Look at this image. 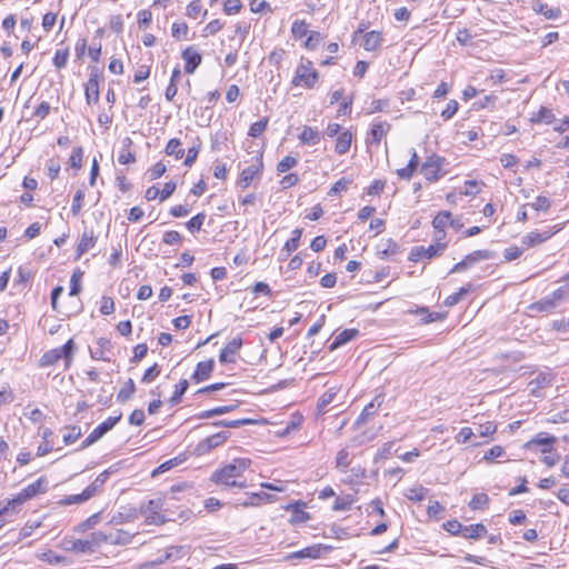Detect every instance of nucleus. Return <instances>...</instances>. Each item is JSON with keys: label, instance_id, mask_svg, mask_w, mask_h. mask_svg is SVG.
<instances>
[{"label": "nucleus", "instance_id": "f257e3e1", "mask_svg": "<svg viewBox=\"0 0 569 569\" xmlns=\"http://www.w3.org/2000/svg\"><path fill=\"white\" fill-rule=\"evenodd\" d=\"M250 459H233L229 465H226L221 469L216 470L211 476V480L217 485H222L226 487L246 488V481H238L237 478H240L242 473L250 467Z\"/></svg>", "mask_w": 569, "mask_h": 569}, {"label": "nucleus", "instance_id": "f03ea898", "mask_svg": "<svg viewBox=\"0 0 569 569\" xmlns=\"http://www.w3.org/2000/svg\"><path fill=\"white\" fill-rule=\"evenodd\" d=\"M76 346L72 339H69L62 347L54 348L44 352L40 359L41 367H49L57 363L60 359L64 360V367L68 369L71 365Z\"/></svg>", "mask_w": 569, "mask_h": 569}, {"label": "nucleus", "instance_id": "7ed1b4c3", "mask_svg": "<svg viewBox=\"0 0 569 569\" xmlns=\"http://www.w3.org/2000/svg\"><path fill=\"white\" fill-rule=\"evenodd\" d=\"M319 73L313 68L312 61L301 58L292 79L293 86H302L306 89H313L318 82Z\"/></svg>", "mask_w": 569, "mask_h": 569}, {"label": "nucleus", "instance_id": "20e7f679", "mask_svg": "<svg viewBox=\"0 0 569 569\" xmlns=\"http://www.w3.org/2000/svg\"><path fill=\"white\" fill-rule=\"evenodd\" d=\"M445 163L443 157L433 153L421 164L420 172L428 181L436 182L445 174L442 171Z\"/></svg>", "mask_w": 569, "mask_h": 569}, {"label": "nucleus", "instance_id": "39448f33", "mask_svg": "<svg viewBox=\"0 0 569 569\" xmlns=\"http://www.w3.org/2000/svg\"><path fill=\"white\" fill-rule=\"evenodd\" d=\"M440 237L437 238V242L430 244L429 247L416 246L411 249L408 259L412 262H418L421 259H432L442 254L445 251L447 243L440 242Z\"/></svg>", "mask_w": 569, "mask_h": 569}, {"label": "nucleus", "instance_id": "423d86ee", "mask_svg": "<svg viewBox=\"0 0 569 569\" xmlns=\"http://www.w3.org/2000/svg\"><path fill=\"white\" fill-rule=\"evenodd\" d=\"M121 413L114 417L107 418L103 422H101L99 426H97L90 435L82 441L80 449H84L91 445H93L96 441H98L100 438H102L108 431H110L121 419Z\"/></svg>", "mask_w": 569, "mask_h": 569}, {"label": "nucleus", "instance_id": "0eeeda50", "mask_svg": "<svg viewBox=\"0 0 569 569\" xmlns=\"http://www.w3.org/2000/svg\"><path fill=\"white\" fill-rule=\"evenodd\" d=\"M495 257V252L490 250H476L469 254H467L460 262L456 263L452 269L450 270V273H458L463 272L467 269H469L475 263L482 261V260H489Z\"/></svg>", "mask_w": 569, "mask_h": 569}, {"label": "nucleus", "instance_id": "6e6552de", "mask_svg": "<svg viewBox=\"0 0 569 569\" xmlns=\"http://www.w3.org/2000/svg\"><path fill=\"white\" fill-rule=\"evenodd\" d=\"M47 480L41 477L34 482L28 485L18 495L12 498V505H23L27 500L36 497L38 493L44 492L47 489Z\"/></svg>", "mask_w": 569, "mask_h": 569}, {"label": "nucleus", "instance_id": "1a4fd4ad", "mask_svg": "<svg viewBox=\"0 0 569 569\" xmlns=\"http://www.w3.org/2000/svg\"><path fill=\"white\" fill-rule=\"evenodd\" d=\"M262 156L256 157L252 164L241 171L237 186L242 190L247 189L253 179L262 173Z\"/></svg>", "mask_w": 569, "mask_h": 569}, {"label": "nucleus", "instance_id": "9d476101", "mask_svg": "<svg viewBox=\"0 0 569 569\" xmlns=\"http://www.w3.org/2000/svg\"><path fill=\"white\" fill-rule=\"evenodd\" d=\"M331 550V547L325 545H312L307 548H303L299 551L291 552L284 557L286 560L292 559H319L325 553Z\"/></svg>", "mask_w": 569, "mask_h": 569}, {"label": "nucleus", "instance_id": "9b49d317", "mask_svg": "<svg viewBox=\"0 0 569 569\" xmlns=\"http://www.w3.org/2000/svg\"><path fill=\"white\" fill-rule=\"evenodd\" d=\"M229 435H230L229 432L221 431V432H218V433L207 437L206 439H203L202 441H200L197 445V447H196L197 453L206 455V453L210 452L212 449L222 445L229 438Z\"/></svg>", "mask_w": 569, "mask_h": 569}, {"label": "nucleus", "instance_id": "f8f14e48", "mask_svg": "<svg viewBox=\"0 0 569 569\" xmlns=\"http://www.w3.org/2000/svg\"><path fill=\"white\" fill-rule=\"evenodd\" d=\"M84 94L88 104L99 100V70L96 67L91 69L89 80L84 86Z\"/></svg>", "mask_w": 569, "mask_h": 569}, {"label": "nucleus", "instance_id": "ddd939ff", "mask_svg": "<svg viewBox=\"0 0 569 569\" xmlns=\"http://www.w3.org/2000/svg\"><path fill=\"white\" fill-rule=\"evenodd\" d=\"M561 229H562L561 226H559V227L556 226L552 228V230H546V231H541V232L532 231V232H529L526 236H523L521 239V242L525 246H527L528 248L535 247V246H538V244L547 241L548 239H550L555 233H557Z\"/></svg>", "mask_w": 569, "mask_h": 569}, {"label": "nucleus", "instance_id": "4468645a", "mask_svg": "<svg viewBox=\"0 0 569 569\" xmlns=\"http://www.w3.org/2000/svg\"><path fill=\"white\" fill-rule=\"evenodd\" d=\"M243 342L241 338H233L229 341L226 347L220 351L219 361L220 363H234L236 355L241 349Z\"/></svg>", "mask_w": 569, "mask_h": 569}, {"label": "nucleus", "instance_id": "2eb2a0df", "mask_svg": "<svg viewBox=\"0 0 569 569\" xmlns=\"http://www.w3.org/2000/svg\"><path fill=\"white\" fill-rule=\"evenodd\" d=\"M383 402L382 396H376L371 402H369L360 413V416L355 421V427H360L361 425L367 423L378 411L379 407Z\"/></svg>", "mask_w": 569, "mask_h": 569}, {"label": "nucleus", "instance_id": "dca6fc26", "mask_svg": "<svg viewBox=\"0 0 569 569\" xmlns=\"http://www.w3.org/2000/svg\"><path fill=\"white\" fill-rule=\"evenodd\" d=\"M181 57L186 62L184 71L189 74H192L202 61L201 54L193 47L186 48Z\"/></svg>", "mask_w": 569, "mask_h": 569}, {"label": "nucleus", "instance_id": "f3484780", "mask_svg": "<svg viewBox=\"0 0 569 569\" xmlns=\"http://www.w3.org/2000/svg\"><path fill=\"white\" fill-rule=\"evenodd\" d=\"M557 441V438L555 436H549L547 433L540 432L535 438L529 440L525 448L530 449L533 446H541V452L542 453H551L552 451V445Z\"/></svg>", "mask_w": 569, "mask_h": 569}, {"label": "nucleus", "instance_id": "a211bd4d", "mask_svg": "<svg viewBox=\"0 0 569 569\" xmlns=\"http://www.w3.org/2000/svg\"><path fill=\"white\" fill-rule=\"evenodd\" d=\"M305 506V502L298 501L295 503H290L286 507L287 510H290L292 512L290 519L291 523H303L310 519V515L303 510Z\"/></svg>", "mask_w": 569, "mask_h": 569}, {"label": "nucleus", "instance_id": "6ab92c4d", "mask_svg": "<svg viewBox=\"0 0 569 569\" xmlns=\"http://www.w3.org/2000/svg\"><path fill=\"white\" fill-rule=\"evenodd\" d=\"M359 336V330L355 328L345 329L338 335L335 336L329 349L336 350L339 347L346 345L347 342L356 339Z\"/></svg>", "mask_w": 569, "mask_h": 569}, {"label": "nucleus", "instance_id": "aec40b11", "mask_svg": "<svg viewBox=\"0 0 569 569\" xmlns=\"http://www.w3.org/2000/svg\"><path fill=\"white\" fill-rule=\"evenodd\" d=\"M213 367H214V361L212 359L199 362L196 367L192 378L197 382L207 380L210 377V375L213 370Z\"/></svg>", "mask_w": 569, "mask_h": 569}, {"label": "nucleus", "instance_id": "412c9836", "mask_svg": "<svg viewBox=\"0 0 569 569\" xmlns=\"http://www.w3.org/2000/svg\"><path fill=\"white\" fill-rule=\"evenodd\" d=\"M97 238L93 230H84L77 247V254L81 257L94 247Z\"/></svg>", "mask_w": 569, "mask_h": 569}, {"label": "nucleus", "instance_id": "4be33fe9", "mask_svg": "<svg viewBox=\"0 0 569 569\" xmlns=\"http://www.w3.org/2000/svg\"><path fill=\"white\" fill-rule=\"evenodd\" d=\"M299 140L302 144L316 146L321 140V133L312 127L305 126L299 134Z\"/></svg>", "mask_w": 569, "mask_h": 569}, {"label": "nucleus", "instance_id": "5701e85b", "mask_svg": "<svg viewBox=\"0 0 569 569\" xmlns=\"http://www.w3.org/2000/svg\"><path fill=\"white\" fill-rule=\"evenodd\" d=\"M400 252L399 246L392 239L382 240L381 243L378 244V256L381 259H387L389 257H393Z\"/></svg>", "mask_w": 569, "mask_h": 569}, {"label": "nucleus", "instance_id": "b1692460", "mask_svg": "<svg viewBox=\"0 0 569 569\" xmlns=\"http://www.w3.org/2000/svg\"><path fill=\"white\" fill-rule=\"evenodd\" d=\"M487 533H488V530L485 525L476 523V525L465 526L462 537L466 539L478 540V539L485 537Z\"/></svg>", "mask_w": 569, "mask_h": 569}, {"label": "nucleus", "instance_id": "393cba45", "mask_svg": "<svg viewBox=\"0 0 569 569\" xmlns=\"http://www.w3.org/2000/svg\"><path fill=\"white\" fill-rule=\"evenodd\" d=\"M383 41L381 32L379 31H370L365 34L363 48L367 51L377 50Z\"/></svg>", "mask_w": 569, "mask_h": 569}, {"label": "nucleus", "instance_id": "a878e982", "mask_svg": "<svg viewBox=\"0 0 569 569\" xmlns=\"http://www.w3.org/2000/svg\"><path fill=\"white\" fill-rule=\"evenodd\" d=\"M352 142V133L349 130L341 132L336 142L335 151L338 154H345L349 151Z\"/></svg>", "mask_w": 569, "mask_h": 569}, {"label": "nucleus", "instance_id": "bb28decb", "mask_svg": "<svg viewBox=\"0 0 569 569\" xmlns=\"http://www.w3.org/2000/svg\"><path fill=\"white\" fill-rule=\"evenodd\" d=\"M455 219L450 211H440L432 220V226L439 232H442L447 226H453Z\"/></svg>", "mask_w": 569, "mask_h": 569}, {"label": "nucleus", "instance_id": "cd10ccee", "mask_svg": "<svg viewBox=\"0 0 569 569\" xmlns=\"http://www.w3.org/2000/svg\"><path fill=\"white\" fill-rule=\"evenodd\" d=\"M558 305L553 301L550 296H547L539 301H536L529 306L530 311L532 312H550Z\"/></svg>", "mask_w": 569, "mask_h": 569}, {"label": "nucleus", "instance_id": "c85d7f7f", "mask_svg": "<svg viewBox=\"0 0 569 569\" xmlns=\"http://www.w3.org/2000/svg\"><path fill=\"white\" fill-rule=\"evenodd\" d=\"M90 492H91V491H88L87 489H84L81 493L66 496V497H64L63 499H61L58 503H59L60 506H70V505H79V503L86 502V501H88L90 498H92V497L90 496Z\"/></svg>", "mask_w": 569, "mask_h": 569}, {"label": "nucleus", "instance_id": "c756f323", "mask_svg": "<svg viewBox=\"0 0 569 569\" xmlns=\"http://www.w3.org/2000/svg\"><path fill=\"white\" fill-rule=\"evenodd\" d=\"M473 289L471 283H468L459 289L458 292H455L450 296H448L445 300L446 307H452L457 303H459L466 295H468Z\"/></svg>", "mask_w": 569, "mask_h": 569}, {"label": "nucleus", "instance_id": "7c9ffc66", "mask_svg": "<svg viewBox=\"0 0 569 569\" xmlns=\"http://www.w3.org/2000/svg\"><path fill=\"white\" fill-rule=\"evenodd\" d=\"M134 392H136V385H134L133 380L131 378H129L124 382L123 387L119 390V392L117 395V399L120 402H126L129 399H131V397L133 396Z\"/></svg>", "mask_w": 569, "mask_h": 569}, {"label": "nucleus", "instance_id": "2f4dec72", "mask_svg": "<svg viewBox=\"0 0 569 569\" xmlns=\"http://www.w3.org/2000/svg\"><path fill=\"white\" fill-rule=\"evenodd\" d=\"M389 130L390 124L387 122L373 123L371 129L372 142L378 144Z\"/></svg>", "mask_w": 569, "mask_h": 569}, {"label": "nucleus", "instance_id": "473e14b6", "mask_svg": "<svg viewBox=\"0 0 569 569\" xmlns=\"http://www.w3.org/2000/svg\"><path fill=\"white\" fill-rule=\"evenodd\" d=\"M164 152L168 156H174L176 159H181L184 154V150L181 147V142L177 138H172L168 141Z\"/></svg>", "mask_w": 569, "mask_h": 569}, {"label": "nucleus", "instance_id": "72a5a7b5", "mask_svg": "<svg viewBox=\"0 0 569 569\" xmlns=\"http://www.w3.org/2000/svg\"><path fill=\"white\" fill-rule=\"evenodd\" d=\"M133 535L123 531L117 530L114 533L109 535V542L112 545L124 546L131 542Z\"/></svg>", "mask_w": 569, "mask_h": 569}, {"label": "nucleus", "instance_id": "f704fd0d", "mask_svg": "<svg viewBox=\"0 0 569 569\" xmlns=\"http://www.w3.org/2000/svg\"><path fill=\"white\" fill-rule=\"evenodd\" d=\"M40 559L49 565L52 566H59V565H67L68 560L67 557L62 555H58L52 550H48L43 552L40 557Z\"/></svg>", "mask_w": 569, "mask_h": 569}, {"label": "nucleus", "instance_id": "c9c22d12", "mask_svg": "<svg viewBox=\"0 0 569 569\" xmlns=\"http://www.w3.org/2000/svg\"><path fill=\"white\" fill-rule=\"evenodd\" d=\"M67 549L76 551V552H81V553L93 552L94 551V549L92 548V541H90L89 539H87V540H82V539L74 540V541H72L71 547H68Z\"/></svg>", "mask_w": 569, "mask_h": 569}, {"label": "nucleus", "instance_id": "e433bc0d", "mask_svg": "<svg viewBox=\"0 0 569 569\" xmlns=\"http://www.w3.org/2000/svg\"><path fill=\"white\" fill-rule=\"evenodd\" d=\"M254 421L252 419H234V420H220L217 422H213L214 427H226V428H239L242 426L251 425Z\"/></svg>", "mask_w": 569, "mask_h": 569}, {"label": "nucleus", "instance_id": "4c0bfd02", "mask_svg": "<svg viewBox=\"0 0 569 569\" xmlns=\"http://www.w3.org/2000/svg\"><path fill=\"white\" fill-rule=\"evenodd\" d=\"M108 476H109V471L104 470L103 472L99 473L97 476V478L93 480V482L86 488L88 491H91L90 492L91 497H93L96 495V492L98 491V489H100L104 485V482L108 479Z\"/></svg>", "mask_w": 569, "mask_h": 569}, {"label": "nucleus", "instance_id": "58836bf2", "mask_svg": "<svg viewBox=\"0 0 569 569\" xmlns=\"http://www.w3.org/2000/svg\"><path fill=\"white\" fill-rule=\"evenodd\" d=\"M405 496L412 501H421L426 497V488H423L421 485L415 486L409 488Z\"/></svg>", "mask_w": 569, "mask_h": 569}, {"label": "nucleus", "instance_id": "ea45409f", "mask_svg": "<svg viewBox=\"0 0 569 569\" xmlns=\"http://www.w3.org/2000/svg\"><path fill=\"white\" fill-rule=\"evenodd\" d=\"M489 503V497L487 493H477L469 501V507L472 510L483 509Z\"/></svg>", "mask_w": 569, "mask_h": 569}, {"label": "nucleus", "instance_id": "a19ab883", "mask_svg": "<svg viewBox=\"0 0 569 569\" xmlns=\"http://www.w3.org/2000/svg\"><path fill=\"white\" fill-rule=\"evenodd\" d=\"M533 122H546L551 123L555 120V114L551 110L541 107L539 111L531 118Z\"/></svg>", "mask_w": 569, "mask_h": 569}, {"label": "nucleus", "instance_id": "79ce46f5", "mask_svg": "<svg viewBox=\"0 0 569 569\" xmlns=\"http://www.w3.org/2000/svg\"><path fill=\"white\" fill-rule=\"evenodd\" d=\"M206 214L203 212H200L192 217L187 223L186 227L190 232H198L201 230L202 224L204 222Z\"/></svg>", "mask_w": 569, "mask_h": 569}, {"label": "nucleus", "instance_id": "37998d69", "mask_svg": "<svg viewBox=\"0 0 569 569\" xmlns=\"http://www.w3.org/2000/svg\"><path fill=\"white\" fill-rule=\"evenodd\" d=\"M350 465V459H349V451L347 449H341L338 453H337V457H336V466L337 468L342 471V472H346L347 468L349 467Z\"/></svg>", "mask_w": 569, "mask_h": 569}, {"label": "nucleus", "instance_id": "c03bdc74", "mask_svg": "<svg viewBox=\"0 0 569 569\" xmlns=\"http://www.w3.org/2000/svg\"><path fill=\"white\" fill-rule=\"evenodd\" d=\"M551 382V376L549 373H539L532 381H530V386H532L531 391L536 393V389L543 388Z\"/></svg>", "mask_w": 569, "mask_h": 569}, {"label": "nucleus", "instance_id": "a18cd8bd", "mask_svg": "<svg viewBox=\"0 0 569 569\" xmlns=\"http://www.w3.org/2000/svg\"><path fill=\"white\" fill-rule=\"evenodd\" d=\"M84 191L82 189H78L74 193L72 206H71V212L73 216H78L83 207V200H84Z\"/></svg>", "mask_w": 569, "mask_h": 569}, {"label": "nucleus", "instance_id": "49530a36", "mask_svg": "<svg viewBox=\"0 0 569 569\" xmlns=\"http://www.w3.org/2000/svg\"><path fill=\"white\" fill-rule=\"evenodd\" d=\"M463 525L459 522L458 520H448L443 523V528L447 532H449L452 536H461L463 532Z\"/></svg>", "mask_w": 569, "mask_h": 569}, {"label": "nucleus", "instance_id": "de8ad7c7", "mask_svg": "<svg viewBox=\"0 0 569 569\" xmlns=\"http://www.w3.org/2000/svg\"><path fill=\"white\" fill-rule=\"evenodd\" d=\"M188 386H189V383L187 380H181L178 385H176L174 392H173L172 397L170 398L171 405H177L180 402L181 397L184 395V392L188 389Z\"/></svg>", "mask_w": 569, "mask_h": 569}, {"label": "nucleus", "instance_id": "09e8293b", "mask_svg": "<svg viewBox=\"0 0 569 569\" xmlns=\"http://www.w3.org/2000/svg\"><path fill=\"white\" fill-rule=\"evenodd\" d=\"M68 432L63 436L64 445H71L76 442L81 437V428L79 426H71L68 429Z\"/></svg>", "mask_w": 569, "mask_h": 569}, {"label": "nucleus", "instance_id": "8fccbe9b", "mask_svg": "<svg viewBox=\"0 0 569 569\" xmlns=\"http://www.w3.org/2000/svg\"><path fill=\"white\" fill-rule=\"evenodd\" d=\"M268 126V118H263L257 122H253L250 128L248 134L250 137L257 138L259 137Z\"/></svg>", "mask_w": 569, "mask_h": 569}, {"label": "nucleus", "instance_id": "3c124183", "mask_svg": "<svg viewBox=\"0 0 569 569\" xmlns=\"http://www.w3.org/2000/svg\"><path fill=\"white\" fill-rule=\"evenodd\" d=\"M553 301L559 305L569 299V282L567 286H562L549 295Z\"/></svg>", "mask_w": 569, "mask_h": 569}, {"label": "nucleus", "instance_id": "603ef678", "mask_svg": "<svg viewBox=\"0 0 569 569\" xmlns=\"http://www.w3.org/2000/svg\"><path fill=\"white\" fill-rule=\"evenodd\" d=\"M69 58V49L57 50L53 57V64L57 69H62L67 66Z\"/></svg>", "mask_w": 569, "mask_h": 569}, {"label": "nucleus", "instance_id": "864d4df0", "mask_svg": "<svg viewBox=\"0 0 569 569\" xmlns=\"http://www.w3.org/2000/svg\"><path fill=\"white\" fill-rule=\"evenodd\" d=\"M81 277H82V272L80 270H77L72 273L71 279H70V291H69L70 296L79 295V292L81 290V284H80Z\"/></svg>", "mask_w": 569, "mask_h": 569}, {"label": "nucleus", "instance_id": "5fc2aeb1", "mask_svg": "<svg viewBox=\"0 0 569 569\" xmlns=\"http://www.w3.org/2000/svg\"><path fill=\"white\" fill-rule=\"evenodd\" d=\"M197 141L198 143L197 144H193L192 147H190L188 149V152H187V157L184 159V166L187 167H191L192 163L197 160L198 158V154H199V150H200V147H201V141L199 138H197Z\"/></svg>", "mask_w": 569, "mask_h": 569}, {"label": "nucleus", "instance_id": "6e6d98bb", "mask_svg": "<svg viewBox=\"0 0 569 569\" xmlns=\"http://www.w3.org/2000/svg\"><path fill=\"white\" fill-rule=\"evenodd\" d=\"M291 32L296 38H303L308 33V24L305 20H297L292 23Z\"/></svg>", "mask_w": 569, "mask_h": 569}, {"label": "nucleus", "instance_id": "4d7b16f0", "mask_svg": "<svg viewBox=\"0 0 569 569\" xmlns=\"http://www.w3.org/2000/svg\"><path fill=\"white\" fill-rule=\"evenodd\" d=\"M532 209H535L536 211H548L550 206H551V202L550 200L545 197V196H538L536 198V200L529 204Z\"/></svg>", "mask_w": 569, "mask_h": 569}, {"label": "nucleus", "instance_id": "13d9d810", "mask_svg": "<svg viewBox=\"0 0 569 569\" xmlns=\"http://www.w3.org/2000/svg\"><path fill=\"white\" fill-rule=\"evenodd\" d=\"M160 372H161L160 366L158 363H154L153 366H151L150 368H148L144 371L141 381L143 383H150L160 375Z\"/></svg>", "mask_w": 569, "mask_h": 569}, {"label": "nucleus", "instance_id": "bf43d9fd", "mask_svg": "<svg viewBox=\"0 0 569 569\" xmlns=\"http://www.w3.org/2000/svg\"><path fill=\"white\" fill-rule=\"evenodd\" d=\"M497 431V426L492 421L480 423L477 428V435L480 437H489Z\"/></svg>", "mask_w": 569, "mask_h": 569}, {"label": "nucleus", "instance_id": "052dcab7", "mask_svg": "<svg viewBox=\"0 0 569 569\" xmlns=\"http://www.w3.org/2000/svg\"><path fill=\"white\" fill-rule=\"evenodd\" d=\"M298 160L295 157L287 156L278 164L277 171L283 173L297 164Z\"/></svg>", "mask_w": 569, "mask_h": 569}, {"label": "nucleus", "instance_id": "680f3d73", "mask_svg": "<svg viewBox=\"0 0 569 569\" xmlns=\"http://www.w3.org/2000/svg\"><path fill=\"white\" fill-rule=\"evenodd\" d=\"M82 157H83L82 148L81 147L76 148L69 158L70 166L74 169H80L81 163H82Z\"/></svg>", "mask_w": 569, "mask_h": 569}, {"label": "nucleus", "instance_id": "e2e57ef3", "mask_svg": "<svg viewBox=\"0 0 569 569\" xmlns=\"http://www.w3.org/2000/svg\"><path fill=\"white\" fill-rule=\"evenodd\" d=\"M351 505H352V499L349 496L343 497V498L337 497L335 500V503L332 506V509L336 511L350 510Z\"/></svg>", "mask_w": 569, "mask_h": 569}, {"label": "nucleus", "instance_id": "0e129e2a", "mask_svg": "<svg viewBox=\"0 0 569 569\" xmlns=\"http://www.w3.org/2000/svg\"><path fill=\"white\" fill-rule=\"evenodd\" d=\"M166 170H167V167L164 163L157 162L148 171L150 180L159 179L166 172Z\"/></svg>", "mask_w": 569, "mask_h": 569}, {"label": "nucleus", "instance_id": "69168bd1", "mask_svg": "<svg viewBox=\"0 0 569 569\" xmlns=\"http://www.w3.org/2000/svg\"><path fill=\"white\" fill-rule=\"evenodd\" d=\"M202 6L199 0H193L187 6V16L192 19H197L201 13Z\"/></svg>", "mask_w": 569, "mask_h": 569}, {"label": "nucleus", "instance_id": "338daca9", "mask_svg": "<svg viewBox=\"0 0 569 569\" xmlns=\"http://www.w3.org/2000/svg\"><path fill=\"white\" fill-rule=\"evenodd\" d=\"M162 240L166 244H178L181 242L182 237L178 231L170 230L163 233Z\"/></svg>", "mask_w": 569, "mask_h": 569}, {"label": "nucleus", "instance_id": "774afa93", "mask_svg": "<svg viewBox=\"0 0 569 569\" xmlns=\"http://www.w3.org/2000/svg\"><path fill=\"white\" fill-rule=\"evenodd\" d=\"M503 455L505 449L501 446H493L485 453L483 460L493 461L496 458L502 457Z\"/></svg>", "mask_w": 569, "mask_h": 569}]
</instances>
